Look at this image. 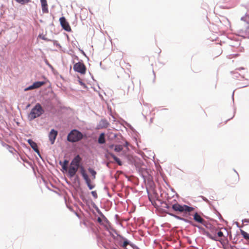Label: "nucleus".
Returning <instances> with one entry per match:
<instances>
[{"instance_id":"9","label":"nucleus","mask_w":249,"mask_h":249,"mask_svg":"<svg viewBox=\"0 0 249 249\" xmlns=\"http://www.w3.org/2000/svg\"><path fill=\"white\" fill-rule=\"evenodd\" d=\"M81 174L83 178L85 179L89 189L90 190L92 189L94 187V186L91 184L90 179H89L88 175L86 173L85 171L84 170H82V171H81Z\"/></svg>"},{"instance_id":"20","label":"nucleus","mask_w":249,"mask_h":249,"mask_svg":"<svg viewBox=\"0 0 249 249\" xmlns=\"http://www.w3.org/2000/svg\"><path fill=\"white\" fill-rule=\"evenodd\" d=\"M218 48L217 49V52L216 53H214L213 55L215 56H217L219 55H220L222 53V50L221 49V48L220 46H218Z\"/></svg>"},{"instance_id":"28","label":"nucleus","mask_w":249,"mask_h":249,"mask_svg":"<svg viewBox=\"0 0 249 249\" xmlns=\"http://www.w3.org/2000/svg\"><path fill=\"white\" fill-rule=\"evenodd\" d=\"M170 215H172V216H174L175 217H176V218H178V219H182L181 218L179 217V216H176L174 214H170Z\"/></svg>"},{"instance_id":"13","label":"nucleus","mask_w":249,"mask_h":249,"mask_svg":"<svg viewBox=\"0 0 249 249\" xmlns=\"http://www.w3.org/2000/svg\"><path fill=\"white\" fill-rule=\"evenodd\" d=\"M28 142L29 144H30V145L31 146V147L33 149V150L39 154V151L38 149L37 144L31 139L28 140Z\"/></svg>"},{"instance_id":"2","label":"nucleus","mask_w":249,"mask_h":249,"mask_svg":"<svg viewBox=\"0 0 249 249\" xmlns=\"http://www.w3.org/2000/svg\"><path fill=\"white\" fill-rule=\"evenodd\" d=\"M81 159L79 155H77L71 161L68 169V174L70 177H73L77 172Z\"/></svg>"},{"instance_id":"6","label":"nucleus","mask_w":249,"mask_h":249,"mask_svg":"<svg viewBox=\"0 0 249 249\" xmlns=\"http://www.w3.org/2000/svg\"><path fill=\"white\" fill-rule=\"evenodd\" d=\"M73 70L81 74H85L86 72V67L82 62H78L73 65Z\"/></svg>"},{"instance_id":"18","label":"nucleus","mask_w":249,"mask_h":249,"mask_svg":"<svg viewBox=\"0 0 249 249\" xmlns=\"http://www.w3.org/2000/svg\"><path fill=\"white\" fill-rule=\"evenodd\" d=\"M123 149V146L121 145H115L114 150L117 152L121 151Z\"/></svg>"},{"instance_id":"27","label":"nucleus","mask_w":249,"mask_h":249,"mask_svg":"<svg viewBox=\"0 0 249 249\" xmlns=\"http://www.w3.org/2000/svg\"><path fill=\"white\" fill-rule=\"evenodd\" d=\"M97 221L99 223H100V224H103V222H102V219L100 217H98L97 218Z\"/></svg>"},{"instance_id":"19","label":"nucleus","mask_w":249,"mask_h":249,"mask_svg":"<svg viewBox=\"0 0 249 249\" xmlns=\"http://www.w3.org/2000/svg\"><path fill=\"white\" fill-rule=\"evenodd\" d=\"M88 170H89V173L91 174V175L93 177V179L95 178L96 172L93 169H92L91 168H89Z\"/></svg>"},{"instance_id":"1","label":"nucleus","mask_w":249,"mask_h":249,"mask_svg":"<svg viewBox=\"0 0 249 249\" xmlns=\"http://www.w3.org/2000/svg\"><path fill=\"white\" fill-rule=\"evenodd\" d=\"M237 35L244 38H249V18L242 20L237 27Z\"/></svg>"},{"instance_id":"11","label":"nucleus","mask_w":249,"mask_h":249,"mask_svg":"<svg viewBox=\"0 0 249 249\" xmlns=\"http://www.w3.org/2000/svg\"><path fill=\"white\" fill-rule=\"evenodd\" d=\"M57 134V131L54 129H52L50 131L49 134V138L52 144L54 143Z\"/></svg>"},{"instance_id":"10","label":"nucleus","mask_w":249,"mask_h":249,"mask_svg":"<svg viewBox=\"0 0 249 249\" xmlns=\"http://www.w3.org/2000/svg\"><path fill=\"white\" fill-rule=\"evenodd\" d=\"M208 236L212 240L220 241V238L223 236V233L221 231H218L216 233L213 234H208Z\"/></svg>"},{"instance_id":"26","label":"nucleus","mask_w":249,"mask_h":249,"mask_svg":"<svg viewBox=\"0 0 249 249\" xmlns=\"http://www.w3.org/2000/svg\"><path fill=\"white\" fill-rule=\"evenodd\" d=\"M91 194L92 195V196L95 197V198H97V193H96L95 191H92L91 192Z\"/></svg>"},{"instance_id":"25","label":"nucleus","mask_w":249,"mask_h":249,"mask_svg":"<svg viewBox=\"0 0 249 249\" xmlns=\"http://www.w3.org/2000/svg\"><path fill=\"white\" fill-rule=\"evenodd\" d=\"M62 167L64 171H68L69 168H68V166H65V165H62Z\"/></svg>"},{"instance_id":"14","label":"nucleus","mask_w":249,"mask_h":249,"mask_svg":"<svg viewBox=\"0 0 249 249\" xmlns=\"http://www.w3.org/2000/svg\"><path fill=\"white\" fill-rule=\"evenodd\" d=\"M194 219L196 221L201 224H203L205 221L204 219L202 218L197 213H196L194 215Z\"/></svg>"},{"instance_id":"4","label":"nucleus","mask_w":249,"mask_h":249,"mask_svg":"<svg viewBox=\"0 0 249 249\" xmlns=\"http://www.w3.org/2000/svg\"><path fill=\"white\" fill-rule=\"evenodd\" d=\"M84 137L81 132L76 129L72 130L67 136V140L71 142L80 141Z\"/></svg>"},{"instance_id":"5","label":"nucleus","mask_w":249,"mask_h":249,"mask_svg":"<svg viewBox=\"0 0 249 249\" xmlns=\"http://www.w3.org/2000/svg\"><path fill=\"white\" fill-rule=\"evenodd\" d=\"M172 208L175 211L184 213H190L193 211L195 209L193 207H189L186 205H181L178 203L173 204Z\"/></svg>"},{"instance_id":"29","label":"nucleus","mask_w":249,"mask_h":249,"mask_svg":"<svg viewBox=\"0 0 249 249\" xmlns=\"http://www.w3.org/2000/svg\"><path fill=\"white\" fill-rule=\"evenodd\" d=\"M237 181H238L239 180V176H238V174L237 175Z\"/></svg>"},{"instance_id":"8","label":"nucleus","mask_w":249,"mask_h":249,"mask_svg":"<svg viewBox=\"0 0 249 249\" xmlns=\"http://www.w3.org/2000/svg\"><path fill=\"white\" fill-rule=\"evenodd\" d=\"M46 82L44 81H37L34 82L32 85L30 86L28 88L25 89V91H27L29 90H32L35 89H38L41 86L44 85Z\"/></svg>"},{"instance_id":"24","label":"nucleus","mask_w":249,"mask_h":249,"mask_svg":"<svg viewBox=\"0 0 249 249\" xmlns=\"http://www.w3.org/2000/svg\"><path fill=\"white\" fill-rule=\"evenodd\" d=\"M129 244V242L127 240H125L124 241L123 243V245H122V247L123 248H126V246Z\"/></svg>"},{"instance_id":"23","label":"nucleus","mask_w":249,"mask_h":249,"mask_svg":"<svg viewBox=\"0 0 249 249\" xmlns=\"http://www.w3.org/2000/svg\"><path fill=\"white\" fill-rule=\"evenodd\" d=\"M68 163H69V161L66 160H64V161H63V163L62 164L61 161H60V162H59L60 164L62 165H65V166H68Z\"/></svg>"},{"instance_id":"21","label":"nucleus","mask_w":249,"mask_h":249,"mask_svg":"<svg viewBox=\"0 0 249 249\" xmlns=\"http://www.w3.org/2000/svg\"><path fill=\"white\" fill-rule=\"evenodd\" d=\"M17 2L21 4L27 3L30 1V0H15Z\"/></svg>"},{"instance_id":"7","label":"nucleus","mask_w":249,"mask_h":249,"mask_svg":"<svg viewBox=\"0 0 249 249\" xmlns=\"http://www.w3.org/2000/svg\"><path fill=\"white\" fill-rule=\"evenodd\" d=\"M59 21L62 28L67 32L71 31V28L69 23L64 17H61L59 18Z\"/></svg>"},{"instance_id":"30","label":"nucleus","mask_w":249,"mask_h":249,"mask_svg":"<svg viewBox=\"0 0 249 249\" xmlns=\"http://www.w3.org/2000/svg\"><path fill=\"white\" fill-rule=\"evenodd\" d=\"M116 249V248H113V249Z\"/></svg>"},{"instance_id":"22","label":"nucleus","mask_w":249,"mask_h":249,"mask_svg":"<svg viewBox=\"0 0 249 249\" xmlns=\"http://www.w3.org/2000/svg\"><path fill=\"white\" fill-rule=\"evenodd\" d=\"M101 122L103 124L104 126L105 127H107L108 125V123L107 122V121L105 120H102L101 121Z\"/></svg>"},{"instance_id":"12","label":"nucleus","mask_w":249,"mask_h":249,"mask_svg":"<svg viewBox=\"0 0 249 249\" xmlns=\"http://www.w3.org/2000/svg\"><path fill=\"white\" fill-rule=\"evenodd\" d=\"M42 12L44 13H48L49 12L48 8V3L47 0H40Z\"/></svg>"},{"instance_id":"16","label":"nucleus","mask_w":249,"mask_h":249,"mask_svg":"<svg viewBox=\"0 0 249 249\" xmlns=\"http://www.w3.org/2000/svg\"><path fill=\"white\" fill-rule=\"evenodd\" d=\"M98 142L100 144H103L105 143L106 140H105V134L104 133H101L98 140Z\"/></svg>"},{"instance_id":"17","label":"nucleus","mask_w":249,"mask_h":249,"mask_svg":"<svg viewBox=\"0 0 249 249\" xmlns=\"http://www.w3.org/2000/svg\"><path fill=\"white\" fill-rule=\"evenodd\" d=\"M111 157L113 159V160L118 163L119 165H122V163L121 161L120 160L119 158H118L116 156H115L113 154H110Z\"/></svg>"},{"instance_id":"15","label":"nucleus","mask_w":249,"mask_h":249,"mask_svg":"<svg viewBox=\"0 0 249 249\" xmlns=\"http://www.w3.org/2000/svg\"><path fill=\"white\" fill-rule=\"evenodd\" d=\"M240 233L245 239L249 241V233L241 229L240 230Z\"/></svg>"},{"instance_id":"3","label":"nucleus","mask_w":249,"mask_h":249,"mask_svg":"<svg viewBox=\"0 0 249 249\" xmlns=\"http://www.w3.org/2000/svg\"><path fill=\"white\" fill-rule=\"evenodd\" d=\"M44 112V110L41 106L37 103L32 109L31 112L28 115V118L29 120L32 121L35 118L39 117Z\"/></svg>"}]
</instances>
